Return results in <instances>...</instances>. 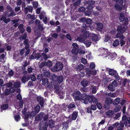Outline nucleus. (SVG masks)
<instances>
[{
	"instance_id": "1",
	"label": "nucleus",
	"mask_w": 130,
	"mask_h": 130,
	"mask_svg": "<svg viewBox=\"0 0 130 130\" xmlns=\"http://www.w3.org/2000/svg\"><path fill=\"white\" fill-rule=\"evenodd\" d=\"M63 66L61 63L58 62L56 63L53 68H51V70L53 72L58 71L62 69Z\"/></svg>"
},
{
	"instance_id": "2",
	"label": "nucleus",
	"mask_w": 130,
	"mask_h": 130,
	"mask_svg": "<svg viewBox=\"0 0 130 130\" xmlns=\"http://www.w3.org/2000/svg\"><path fill=\"white\" fill-rule=\"evenodd\" d=\"M105 104L104 105V107L107 109L109 107V105L113 102L112 100L110 98H107L106 99L105 101Z\"/></svg>"
},
{
	"instance_id": "3",
	"label": "nucleus",
	"mask_w": 130,
	"mask_h": 130,
	"mask_svg": "<svg viewBox=\"0 0 130 130\" xmlns=\"http://www.w3.org/2000/svg\"><path fill=\"white\" fill-rule=\"evenodd\" d=\"M44 114V112H41L37 115L35 117V121L37 122L41 121L43 117Z\"/></svg>"
},
{
	"instance_id": "4",
	"label": "nucleus",
	"mask_w": 130,
	"mask_h": 130,
	"mask_svg": "<svg viewBox=\"0 0 130 130\" xmlns=\"http://www.w3.org/2000/svg\"><path fill=\"white\" fill-rule=\"evenodd\" d=\"M103 52V55L105 57H107L109 56V57H111V53L108 52L107 49L103 48L102 50Z\"/></svg>"
},
{
	"instance_id": "5",
	"label": "nucleus",
	"mask_w": 130,
	"mask_h": 130,
	"mask_svg": "<svg viewBox=\"0 0 130 130\" xmlns=\"http://www.w3.org/2000/svg\"><path fill=\"white\" fill-rule=\"evenodd\" d=\"M33 8L32 6H29L28 7H24V12L25 14H27L28 13V12H31L32 11Z\"/></svg>"
},
{
	"instance_id": "6",
	"label": "nucleus",
	"mask_w": 130,
	"mask_h": 130,
	"mask_svg": "<svg viewBox=\"0 0 130 130\" xmlns=\"http://www.w3.org/2000/svg\"><path fill=\"white\" fill-rule=\"evenodd\" d=\"M80 92L77 91L74 92L72 94V96L75 99V100H79V97L80 95Z\"/></svg>"
},
{
	"instance_id": "7",
	"label": "nucleus",
	"mask_w": 130,
	"mask_h": 130,
	"mask_svg": "<svg viewBox=\"0 0 130 130\" xmlns=\"http://www.w3.org/2000/svg\"><path fill=\"white\" fill-rule=\"evenodd\" d=\"M37 100L38 102H39V104L41 107H43L44 104L43 99L40 96H38L37 98Z\"/></svg>"
},
{
	"instance_id": "8",
	"label": "nucleus",
	"mask_w": 130,
	"mask_h": 130,
	"mask_svg": "<svg viewBox=\"0 0 130 130\" xmlns=\"http://www.w3.org/2000/svg\"><path fill=\"white\" fill-rule=\"evenodd\" d=\"M91 101V103L93 102V103L96 104L98 101V99L93 96H89V99Z\"/></svg>"
},
{
	"instance_id": "9",
	"label": "nucleus",
	"mask_w": 130,
	"mask_h": 130,
	"mask_svg": "<svg viewBox=\"0 0 130 130\" xmlns=\"http://www.w3.org/2000/svg\"><path fill=\"white\" fill-rule=\"evenodd\" d=\"M13 59H17V61L19 60L21 61L22 59V58L21 56H20V55H19V54L15 53L13 56Z\"/></svg>"
},
{
	"instance_id": "10",
	"label": "nucleus",
	"mask_w": 130,
	"mask_h": 130,
	"mask_svg": "<svg viewBox=\"0 0 130 130\" xmlns=\"http://www.w3.org/2000/svg\"><path fill=\"white\" fill-rule=\"evenodd\" d=\"M96 84H94V85H91V88L92 89V92L93 94L95 93L97 91V90L98 89V87L99 86H95Z\"/></svg>"
},
{
	"instance_id": "11",
	"label": "nucleus",
	"mask_w": 130,
	"mask_h": 130,
	"mask_svg": "<svg viewBox=\"0 0 130 130\" xmlns=\"http://www.w3.org/2000/svg\"><path fill=\"white\" fill-rule=\"evenodd\" d=\"M125 27H123L121 25H119L118 27L117 30L118 32H124L125 30Z\"/></svg>"
},
{
	"instance_id": "12",
	"label": "nucleus",
	"mask_w": 130,
	"mask_h": 130,
	"mask_svg": "<svg viewBox=\"0 0 130 130\" xmlns=\"http://www.w3.org/2000/svg\"><path fill=\"white\" fill-rule=\"evenodd\" d=\"M18 28L22 34H23L25 31V26L22 24L18 26Z\"/></svg>"
},
{
	"instance_id": "13",
	"label": "nucleus",
	"mask_w": 130,
	"mask_h": 130,
	"mask_svg": "<svg viewBox=\"0 0 130 130\" xmlns=\"http://www.w3.org/2000/svg\"><path fill=\"white\" fill-rule=\"evenodd\" d=\"M127 121L125 122V123H121V125H120L117 127V130H123V128L124 127V125L125 126L127 125Z\"/></svg>"
},
{
	"instance_id": "14",
	"label": "nucleus",
	"mask_w": 130,
	"mask_h": 130,
	"mask_svg": "<svg viewBox=\"0 0 130 130\" xmlns=\"http://www.w3.org/2000/svg\"><path fill=\"white\" fill-rule=\"evenodd\" d=\"M63 79L64 78L62 75L59 76L57 77L56 81L59 84H60L63 81Z\"/></svg>"
},
{
	"instance_id": "15",
	"label": "nucleus",
	"mask_w": 130,
	"mask_h": 130,
	"mask_svg": "<svg viewBox=\"0 0 130 130\" xmlns=\"http://www.w3.org/2000/svg\"><path fill=\"white\" fill-rule=\"evenodd\" d=\"M36 18L35 15H31L30 14H28L26 16V19L27 20L31 19L32 20H35Z\"/></svg>"
},
{
	"instance_id": "16",
	"label": "nucleus",
	"mask_w": 130,
	"mask_h": 130,
	"mask_svg": "<svg viewBox=\"0 0 130 130\" xmlns=\"http://www.w3.org/2000/svg\"><path fill=\"white\" fill-rule=\"evenodd\" d=\"M122 120L123 121L122 122L127 121V123H130V118L129 117H127L125 115H124L123 116Z\"/></svg>"
},
{
	"instance_id": "17",
	"label": "nucleus",
	"mask_w": 130,
	"mask_h": 130,
	"mask_svg": "<svg viewBox=\"0 0 130 130\" xmlns=\"http://www.w3.org/2000/svg\"><path fill=\"white\" fill-rule=\"evenodd\" d=\"M76 40L80 43H84L85 39L81 35L79 37H78Z\"/></svg>"
},
{
	"instance_id": "18",
	"label": "nucleus",
	"mask_w": 130,
	"mask_h": 130,
	"mask_svg": "<svg viewBox=\"0 0 130 130\" xmlns=\"http://www.w3.org/2000/svg\"><path fill=\"white\" fill-rule=\"evenodd\" d=\"M54 88L55 91L58 93H59L60 89L59 87V85L57 83H56L54 84Z\"/></svg>"
},
{
	"instance_id": "19",
	"label": "nucleus",
	"mask_w": 130,
	"mask_h": 130,
	"mask_svg": "<svg viewBox=\"0 0 130 130\" xmlns=\"http://www.w3.org/2000/svg\"><path fill=\"white\" fill-rule=\"evenodd\" d=\"M48 125H49L51 127H53L55 126L54 122L53 120L51 119L50 120L48 123Z\"/></svg>"
},
{
	"instance_id": "20",
	"label": "nucleus",
	"mask_w": 130,
	"mask_h": 130,
	"mask_svg": "<svg viewBox=\"0 0 130 130\" xmlns=\"http://www.w3.org/2000/svg\"><path fill=\"white\" fill-rule=\"evenodd\" d=\"M42 84L43 85L47 86L49 84L48 79L47 78H45L42 80Z\"/></svg>"
},
{
	"instance_id": "21",
	"label": "nucleus",
	"mask_w": 130,
	"mask_h": 130,
	"mask_svg": "<svg viewBox=\"0 0 130 130\" xmlns=\"http://www.w3.org/2000/svg\"><path fill=\"white\" fill-rule=\"evenodd\" d=\"M10 12V13H9V12H6V14L8 17H13L16 15V13L14 12V11Z\"/></svg>"
},
{
	"instance_id": "22",
	"label": "nucleus",
	"mask_w": 130,
	"mask_h": 130,
	"mask_svg": "<svg viewBox=\"0 0 130 130\" xmlns=\"http://www.w3.org/2000/svg\"><path fill=\"white\" fill-rule=\"evenodd\" d=\"M123 33V32H118L116 36V38H119L120 39L121 38H125V37L122 35Z\"/></svg>"
},
{
	"instance_id": "23",
	"label": "nucleus",
	"mask_w": 130,
	"mask_h": 130,
	"mask_svg": "<svg viewBox=\"0 0 130 130\" xmlns=\"http://www.w3.org/2000/svg\"><path fill=\"white\" fill-rule=\"evenodd\" d=\"M1 20L3 21H4V22L7 23L10 21V19H6V17L3 16L1 18Z\"/></svg>"
},
{
	"instance_id": "24",
	"label": "nucleus",
	"mask_w": 130,
	"mask_h": 130,
	"mask_svg": "<svg viewBox=\"0 0 130 130\" xmlns=\"http://www.w3.org/2000/svg\"><path fill=\"white\" fill-rule=\"evenodd\" d=\"M84 67V66L82 64H80L76 66V68L77 70L78 71H80L83 70Z\"/></svg>"
},
{
	"instance_id": "25",
	"label": "nucleus",
	"mask_w": 130,
	"mask_h": 130,
	"mask_svg": "<svg viewBox=\"0 0 130 130\" xmlns=\"http://www.w3.org/2000/svg\"><path fill=\"white\" fill-rule=\"evenodd\" d=\"M125 18L124 13L122 12L120 14V15L119 18L120 21V22L123 21Z\"/></svg>"
},
{
	"instance_id": "26",
	"label": "nucleus",
	"mask_w": 130,
	"mask_h": 130,
	"mask_svg": "<svg viewBox=\"0 0 130 130\" xmlns=\"http://www.w3.org/2000/svg\"><path fill=\"white\" fill-rule=\"evenodd\" d=\"M92 39L93 41H97L99 40L98 36L95 34H93L92 36Z\"/></svg>"
},
{
	"instance_id": "27",
	"label": "nucleus",
	"mask_w": 130,
	"mask_h": 130,
	"mask_svg": "<svg viewBox=\"0 0 130 130\" xmlns=\"http://www.w3.org/2000/svg\"><path fill=\"white\" fill-rule=\"evenodd\" d=\"M95 3L94 1L93 0H90L88 1H86L85 2V3L88 6H90L93 5Z\"/></svg>"
},
{
	"instance_id": "28",
	"label": "nucleus",
	"mask_w": 130,
	"mask_h": 130,
	"mask_svg": "<svg viewBox=\"0 0 130 130\" xmlns=\"http://www.w3.org/2000/svg\"><path fill=\"white\" fill-rule=\"evenodd\" d=\"M8 105L7 104H5L1 105V111H2L3 110H6L8 108Z\"/></svg>"
},
{
	"instance_id": "29",
	"label": "nucleus",
	"mask_w": 130,
	"mask_h": 130,
	"mask_svg": "<svg viewBox=\"0 0 130 130\" xmlns=\"http://www.w3.org/2000/svg\"><path fill=\"white\" fill-rule=\"evenodd\" d=\"M117 71L113 69H110L109 71V75H114L116 74Z\"/></svg>"
},
{
	"instance_id": "30",
	"label": "nucleus",
	"mask_w": 130,
	"mask_h": 130,
	"mask_svg": "<svg viewBox=\"0 0 130 130\" xmlns=\"http://www.w3.org/2000/svg\"><path fill=\"white\" fill-rule=\"evenodd\" d=\"M97 27L99 30H101L103 28L102 24L101 23H98L97 24Z\"/></svg>"
},
{
	"instance_id": "31",
	"label": "nucleus",
	"mask_w": 130,
	"mask_h": 130,
	"mask_svg": "<svg viewBox=\"0 0 130 130\" xmlns=\"http://www.w3.org/2000/svg\"><path fill=\"white\" fill-rule=\"evenodd\" d=\"M107 88L108 90L112 91H114L115 90V87L111 84H109L108 85Z\"/></svg>"
},
{
	"instance_id": "32",
	"label": "nucleus",
	"mask_w": 130,
	"mask_h": 130,
	"mask_svg": "<svg viewBox=\"0 0 130 130\" xmlns=\"http://www.w3.org/2000/svg\"><path fill=\"white\" fill-rule=\"evenodd\" d=\"M120 101V98H117L115 99L113 101V104L114 105H117L119 104Z\"/></svg>"
},
{
	"instance_id": "33",
	"label": "nucleus",
	"mask_w": 130,
	"mask_h": 130,
	"mask_svg": "<svg viewBox=\"0 0 130 130\" xmlns=\"http://www.w3.org/2000/svg\"><path fill=\"white\" fill-rule=\"evenodd\" d=\"M114 114V112L112 110H109L106 112V114L107 116H111L113 115Z\"/></svg>"
},
{
	"instance_id": "34",
	"label": "nucleus",
	"mask_w": 130,
	"mask_h": 130,
	"mask_svg": "<svg viewBox=\"0 0 130 130\" xmlns=\"http://www.w3.org/2000/svg\"><path fill=\"white\" fill-rule=\"evenodd\" d=\"M40 107L39 105H38L35 106L34 108V110L37 113H38L40 110Z\"/></svg>"
},
{
	"instance_id": "35",
	"label": "nucleus",
	"mask_w": 130,
	"mask_h": 130,
	"mask_svg": "<svg viewBox=\"0 0 130 130\" xmlns=\"http://www.w3.org/2000/svg\"><path fill=\"white\" fill-rule=\"evenodd\" d=\"M86 75L88 77H90L91 74V71L90 69L89 68H86Z\"/></svg>"
},
{
	"instance_id": "36",
	"label": "nucleus",
	"mask_w": 130,
	"mask_h": 130,
	"mask_svg": "<svg viewBox=\"0 0 130 130\" xmlns=\"http://www.w3.org/2000/svg\"><path fill=\"white\" fill-rule=\"evenodd\" d=\"M27 37V34L26 33H25L22 35L20 36L19 37V38L20 40H25Z\"/></svg>"
},
{
	"instance_id": "37",
	"label": "nucleus",
	"mask_w": 130,
	"mask_h": 130,
	"mask_svg": "<svg viewBox=\"0 0 130 130\" xmlns=\"http://www.w3.org/2000/svg\"><path fill=\"white\" fill-rule=\"evenodd\" d=\"M50 76V79H51L53 81H56L57 76L54 74H52Z\"/></svg>"
},
{
	"instance_id": "38",
	"label": "nucleus",
	"mask_w": 130,
	"mask_h": 130,
	"mask_svg": "<svg viewBox=\"0 0 130 130\" xmlns=\"http://www.w3.org/2000/svg\"><path fill=\"white\" fill-rule=\"evenodd\" d=\"M78 113L76 112H73L72 114V119L73 120H75L77 117Z\"/></svg>"
},
{
	"instance_id": "39",
	"label": "nucleus",
	"mask_w": 130,
	"mask_h": 130,
	"mask_svg": "<svg viewBox=\"0 0 130 130\" xmlns=\"http://www.w3.org/2000/svg\"><path fill=\"white\" fill-rule=\"evenodd\" d=\"M14 86L15 88H18L20 87L21 82H16L14 84Z\"/></svg>"
},
{
	"instance_id": "40",
	"label": "nucleus",
	"mask_w": 130,
	"mask_h": 130,
	"mask_svg": "<svg viewBox=\"0 0 130 130\" xmlns=\"http://www.w3.org/2000/svg\"><path fill=\"white\" fill-rule=\"evenodd\" d=\"M76 107L74 103L72 102L70 104L67 106V107L69 109H71Z\"/></svg>"
},
{
	"instance_id": "41",
	"label": "nucleus",
	"mask_w": 130,
	"mask_h": 130,
	"mask_svg": "<svg viewBox=\"0 0 130 130\" xmlns=\"http://www.w3.org/2000/svg\"><path fill=\"white\" fill-rule=\"evenodd\" d=\"M43 75L46 77H49L51 76V73L50 72L46 71L43 73Z\"/></svg>"
},
{
	"instance_id": "42",
	"label": "nucleus",
	"mask_w": 130,
	"mask_h": 130,
	"mask_svg": "<svg viewBox=\"0 0 130 130\" xmlns=\"http://www.w3.org/2000/svg\"><path fill=\"white\" fill-rule=\"evenodd\" d=\"M125 122H120V123L118 122H116L112 125V126L115 127H118L120 125H121V123H125Z\"/></svg>"
},
{
	"instance_id": "43",
	"label": "nucleus",
	"mask_w": 130,
	"mask_h": 130,
	"mask_svg": "<svg viewBox=\"0 0 130 130\" xmlns=\"http://www.w3.org/2000/svg\"><path fill=\"white\" fill-rule=\"evenodd\" d=\"M81 83L82 85L84 87H86L87 86L88 84L87 81L85 80H83L81 82Z\"/></svg>"
},
{
	"instance_id": "44",
	"label": "nucleus",
	"mask_w": 130,
	"mask_h": 130,
	"mask_svg": "<svg viewBox=\"0 0 130 130\" xmlns=\"http://www.w3.org/2000/svg\"><path fill=\"white\" fill-rule=\"evenodd\" d=\"M91 42L89 40H87L85 41L84 43L86 45V47H89L90 45L91 44Z\"/></svg>"
},
{
	"instance_id": "45",
	"label": "nucleus",
	"mask_w": 130,
	"mask_h": 130,
	"mask_svg": "<svg viewBox=\"0 0 130 130\" xmlns=\"http://www.w3.org/2000/svg\"><path fill=\"white\" fill-rule=\"evenodd\" d=\"M121 109V107L119 105L117 106L114 110V111L115 112L119 111Z\"/></svg>"
},
{
	"instance_id": "46",
	"label": "nucleus",
	"mask_w": 130,
	"mask_h": 130,
	"mask_svg": "<svg viewBox=\"0 0 130 130\" xmlns=\"http://www.w3.org/2000/svg\"><path fill=\"white\" fill-rule=\"evenodd\" d=\"M45 65L49 67H50L52 66V63L50 60H48L45 63Z\"/></svg>"
},
{
	"instance_id": "47",
	"label": "nucleus",
	"mask_w": 130,
	"mask_h": 130,
	"mask_svg": "<svg viewBox=\"0 0 130 130\" xmlns=\"http://www.w3.org/2000/svg\"><path fill=\"white\" fill-rule=\"evenodd\" d=\"M39 18L40 19L46 17L45 13L44 12H41L39 15Z\"/></svg>"
},
{
	"instance_id": "48",
	"label": "nucleus",
	"mask_w": 130,
	"mask_h": 130,
	"mask_svg": "<svg viewBox=\"0 0 130 130\" xmlns=\"http://www.w3.org/2000/svg\"><path fill=\"white\" fill-rule=\"evenodd\" d=\"M119 43V40L118 39H116L114 41L113 44V46L115 47H116L118 45Z\"/></svg>"
},
{
	"instance_id": "49",
	"label": "nucleus",
	"mask_w": 130,
	"mask_h": 130,
	"mask_svg": "<svg viewBox=\"0 0 130 130\" xmlns=\"http://www.w3.org/2000/svg\"><path fill=\"white\" fill-rule=\"evenodd\" d=\"M125 59L123 56H122L120 60V61L121 64L122 65L125 62Z\"/></svg>"
},
{
	"instance_id": "50",
	"label": "nucleus",
	"mask_w": 130,
	"mask_h": 130,
	"mask_svg": "<svg viewBox=\"0 0 130 130\" xmlns=\"http://www.w3.org/2000/svg\"><path fill=\"white\" fill-rule=\"evenodd\" d=\"M35 33V35L38 37H40L41 35V33L40 30H36Z\"/></svg>"
},
{
	"instance_id": "51",
	"label": "nucleus",
	"mask_w": 130,
	"mask_h": 130,
	"mask_svg": "<svg viewBox=\"0 0 130 130\" xmlns=\"http://www.w3.org/2000/svg\"><path fill=\"white\" fill-rule=\"evenodd\" d=\"M37 113L35 111H32L30 113L29 116L30 117V118L32 117L35 116Z\"/></svg>"
},
{
	"instance_id": "52",
	"label": "nucleus",
	"mask_w": 130,
	"mask_h": 130,
	"mask_svg": "<svg viewBox=\"0 0 130 130\" xmlns=\"http://www.w3.org/2000/svg\"><path fill=\"white\" fill-rule=\"evenodd\" d=\"M89 96L87 97V98H85L84 100V102L85 104H86L88 103V102H89L90 103H91V101L89 100Z\"/></svg>"
},
{
	"instance_id": "53",
	"label": "nucleus",
	"mask_w": 130,
	"mask_h": 130,
	"mask_svg": "<svg viewBox=\"0 0 130 130\" xmlns=\"http://www.w3.org/2000/svg\"><path fill=\"white\" fill-rule=\"evenodd\" d=\"M43 75L42 74H39L37 75V78L38 80H40L43 78Z\"/></svg>"
},
{
	"instance_id": "54",
	"label": "nucleus",
	"mask_w": 130,
	"mask_h": 130,
	"mask_svg": "<svg viewBox=\"0 0 130 130\" xmlns=\"http://www.w3.org/2000/svg\"><path fill=\"white\" fill-rule=\"evenodd\" d=\"M51 37L55 39L57 38L58 36V34L56 33H51Z\"/></svg>"
},
{
	"instance_id": "55",
	"label": "nucleus",
	"mask_w": 130,
	"mask_h": 130,
	"mask_svg": "<svg viewBox=\"0 0 130 130\" xmlns=\"http://www.w3.org/2000/svg\"><path fill=\"white\" fill-rule=\"evenodd\" d=\"M68 124L67 122H64L63 123V129L64 130L66 129L68 127Z\"/></svg>"
},
{
	"instance_id": "56",
	"label": "nucleus",
	"mask_w": 130,
	"mask_h": 130,
	"mask_svg": "<svg viewBox=\"0 0 130 130\" xmlns=\"http://www.w3.org/2000/svg\"><path fill=\"white\" fill-rule=\"evenodd\" d=\"M34 85L32 81H30L28 83L27 87L30 88L32 87Z\"/></svg>"
},
{
	"instance_id": "57",
	"label": "nucleus",
	"mask_w": 130,
	"mask_h": 130,
	"mask_svg": "<svg viewBox=\"0 0 130 130\" xmlns=\"http://www.w3.org/2000/svg\"><path fill=\"white\" fill-rule=\"evenodd\" d=\"M48 126V123L46 122L44 123V124L42 128L44 130H47V128Z\"/></svg>"
},
{
	"instance_id": "58",
	"label": "nucleus",
	"mask_w": 130,
	"mask_h": 130,
	"mask_svg": "<svg viewBox=\"0 0 130 130\" xmlns=\"http://www.w3.org/2000/svg\"><path fill=\"white\" fill-rule=\"evenodd\" d=\"M84 38H87L89 37V34L87 31H84L83 34L81 35Z\"/></svg>"
},
{
	"instance_id": "59",
	"label": "nucleus",
	"mask_w": 130,
	"mask_h": 130,
	"mask_svg": "<svg viewBox=\"0 0 130 130\" xmlns=\"http://www.w3.org/2000/svg\"><path fill=\"white\" fill-rule=\"evenodd\" d=\"M7 11L6 12H10L13 11L12 8L9 5L7 6Z\"/></svg>"
},
{
	"instance_id": "60",
	"label": "nucleus",
	"mask_w": 130,
	"mask_h": 130,
	"mask_svg": "<svg viewBox=\"0 0 130 130\" xmlns=\"http://www.w3.org/2000/svg\"><path fill=\"white\" fill-rule=\"evenodd\" d=\"M45 61L42 62L39 64V66L40 68H42L45 65Z\"/></svg>"
},
{
	"instance_id": "61",
	"label": "nucleus",
	"mask_w": 130,
	"mask_h": 130,
	"mask_svg": "<svg viewBox=\"0 0 130 130\" xmlns=\"http://www.w3.org/2000/svg\"><path fill=\"white\" fill-rule=\"evenodd\" d=\"M21 81L22 83L24 84L27 81L26 79V76H24L22 77Z\"/></svg>"
},
{
	"instance_id": "62",
	"label": "nucleus",
	"mask_w": 130,
	"mask_h": 130,
	"mask_svg": "<svg viewBox=\"0 0 130 130\" xmlns=\"http://www.w3.org/2000/svg\"><path fill=\"white\" fill-rule=\"evenodd\" d=\"M86 23L89 24H91L92 23V21L90 18H87L86 19Z\"/></svg>"
},
{
	"instance_id": "63",
	"label": "nucleus",
	"mask_w": 130,
	"mask_h": 130,
	"mask_svg": "<svg viewBox=\"0 0 130 130\" xmlns=\"http://www.w3.org/2000/svg\"><path fill=\"white\" fill-rule=\"evenodd\" d=\"M108 95L109 96L113 98L117 96V94L116 93H110L108 94Z\"/></svg>"
},
{
	"instance_id": "64",
	"label": "nucleus",
	"mask_w": 130,
	"mask_h": 130,
	"mask_svg": "<svg viewBox=\"0 0 130 130\" xmlns=\"http://www.w3.org/2000/svg\"><path fill=\"white\" fill-rule=\"evenodd\" d=\"M110 38L111 37L109 35H106L105 36V39L104 40L105 41L107 42L109 40H110Z\"/></svg>"
}]
</instances>
